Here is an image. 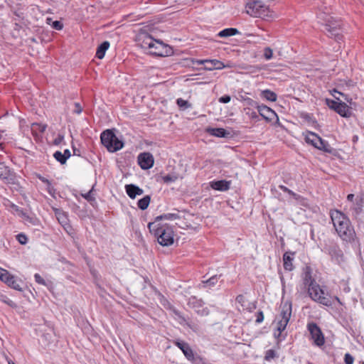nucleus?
Instances as JSON below:
<instances>
[{"label":"nucleus","instance_id":"obj_1","mask_svg":"<svg viewBox=\"0 0 364 364\" xmlns=\"http://www.w3.org/2000/svg\"><path fill=\"white\" fill-rule=\"evenodd\" d=\"M333 228L338 237L343 242L352 243L356 239V233L350 219L338 210L330 213Z\"/></svg>","mask_w":364,"mask_h":364},{"label":"nucleus","instance_id":"obj_2","mask_svg":"<svg viewBox=\"0 0 364 364\" xmlns=\"http://www.w3.org/2000/svg\"><path fill=\"white\" fill-rule=\"evenodd\" d=\"M139 45L149 54L156 56H168L173 53L171 46L161 41L156 40L147 33H141L138 36Z\"/></svg>","mask_w":364,"mask_h":364},{"label":"nucleus","instance_id":"obj_3","mask_svg":"<svg viewBox=\"0 0 364 364\" xmlns=\"http://www.w3.org/2000/svg\"><path fill=\"white\" fill-rule=\"evenodd\" d=\"M148 228L161 245L170 246L173 243L174 232L170 225L154 221L149 223Z\"/></svg>","mask_w":364,"mask_h":364},{"label":"nucleus","instance_id":"obj_4","mask_svg":"<svg viewBox=\"0 0 364 364\" xmlns=\"http://www.w3.org/2000/svg\"><path fill=\"white\" fill-rule=\"evenodd\" d=\"M318 18L324 27L323 31L328 37L334 38L338 43L343 41L342 22L340 19L324 13L319 14Z\"/></svg>","mask_w":364,"mask_h":364},{"label":"nucleus","instance_id":"obj_5","mask_svg":"<svg viewBox=\"0 0 364 364\" xmlns=\"http://www.w3.org/2000/svg\"><path fill=\"white\" fill-rule=\"evenodd\" d=\"M101 142L108 151L115 152L124 146L122 141L119 140L112 129H106L100 135Z\"/></svg>","mask_w":364,"mask_h":364},{"label":"nucleus","instance_id":"obj_6","mask_svg":"<svg viewBox=\"0 0 364 364\" xmlns=\"http://www.w3.org/2000/svg\"><path fill=\"white\" fill-rule=\"evenodd\" d=\"M306 288L309 296L313 301L328 307L333 306L332 299L323 296L324 291L316 282L314 284L309 285Z\"/></svg>","mask_w":364,"mask_h":364},{"label":"nucleus","instance_id":"obj_7","mask_svg":"<svg viewBox=\"0 0 364 364\" xmlns=\"http://www.w3.org/2000/svg\"><path fill=\"white\" fill-rule=\"evenodd\" d=\"M247 12L255 17H262L267 15L268 7L260 1L248 3L246 6Z\"/></svg>","mask_w":364,"mask_h":364},{"label":"nucleus","instance_id":"obj_8","mask_svg":"<svg viewBox=\"0 0 364 364\" xmlns=\"http://www.w3.org/2000/svg\"><path fill=\"white\" fill-rule=\"evenodd\" d=\"M307 329L309 331L311 337L314 340V343L316 346L321 347L324 345V336L321 328L316 323H309L307 324Z\"/></svg>","mask_w":364,"mask_h":364},{"label":"nucleus","instance_id":"obj_9","mask_svg":"<svg viewBox=\"0 0 364 364\" xmlns=\"http://www.w3.org/2000/svg\"><path fill=\"white\" fill-rule=\"evenodd\" d=\"M190 308L195 310L196 314L200 316H207L210 314L208 307H203L204 301L201 299L197 298L196 296L189 297L187 303Z\"/></svg>","mask_w":364,"mask_h":364},{"label":"nucleus","instance_id":"obj_10","mask_svg":"<svg viewBox=\"0 0 364 364\" xmlns=\"http://www.w3.org/2000/svg\"><path fill=\"white\" fill-rule=\"evenodd\" d=\"M0 280L11 289L18 291H23V288L21 287V284L22 283L21 279H18L8 270H6L4 274H0Z\"/></svg>","mask_w":364,"mask_h":364},{"label":"nucleus","instance_id":"obj_11","mask_svg":"<svg viewBox=\"0 0 364 364\" xmlns=\"http://www.w3.org/2000/svg\"><path fill=\"white\" fill-rule=\"evenodd\" d=\"M173 344L181 350L185 357L194 364H197V360H200V357H195L193 350L189 344L183 341L176 340L173 341Z\"/></svg>","mask_w":364,"mask_h":364},{"label":"nucleus","instance_id":"obj_12","mask_svg":"<svg viewBox=\"0 0 364 364\" xmlns=\"http://www.w3.org/2000/svg\"><path fill=\"white\" fill-rule=\"evenodd\" d=\"M326 252L331 257V259L338 264L344 261V255L342 250L336 243L329 245L324 247Z\"/></svg>","mask_w":364,"mask_h":364},{"label":"nucleus","instance_id":"obj_13","mask_svg":"<svg viewBox=\"0 0 364 364\" xmlns=\"http://www.w3.org/2000/svg\"><path fill=\"white\" fill-rule=\"evenodd\" d=\"M194 62L197 65H205L204 69L206 70H221L225 67L223 62L216 59L196 60Z\"/></svg>","mask_w":364,"mask_h":364},{"label":"nucleus","instance_id":"obj_14","mask_svg":"<svg viewBox=\"0 0 364 364\" xmlns=\"http://www.w3.org/2000/svg\"><path fill=\"white\" fill-rule=\"evenodd\" d=\"M137 161L140 167L144 170L151 168L154 162L152 154L149 152H144L139 154Z\"/></svg>","mask_w":364,"mask_h":364},{"label":"nucleus","instance_id":"obj_15","mask_svg":"<svg viewBox=\"0 0 364 364\" xmlns=\"http://www.w3.org/2000/svg\"><path fill=\"white\" fill-rule=\"evenodd\" d=\"M258 112L267 122H272L275 118L278 119L276 112L269 107L264 105H261L258 107Z\"/></svg>","mask_w":364,"mask_h":364},{"label":"nucleus","instance_id":"obj_16","mask_svg":"<svg viewBox=\"0 0 364 364\" xmlns=\"http://www.w3.org/2000/svg\"><path fill=\"white\" fill-rule=\"evenodd\" d=\"M312 274L313 270L310 266L306 265L303 268L301 278L305 288L309 285L314 284L316 282Z\"/></svg>","mask_w":364,"mask_h":364},{"label":"nucleus","instance_id":"obj_17","mask_svg":"<svg viewBox=\"0 0 364 364\" xmlns=\"http://www.w3.org/2000/svg\"><path fill=\"white\" fill-rule=\"evenodd\" d=\"M305 141L314 147L318 149L319 144L322 143V139L313 132H307L305 135Z\"/></svg>","mask_w":364,"mask_h":364},{"label":"nucleus","instance_id":"obj_18","mask_svg":"<svg viewBox=\"0 0 364 364\" xmlns=\"http://www.w3.org/2000/svg\"><path fill=\"white\" fill-rule=\"evenodd\" d=\"M295 252H286L283 255V266L284 269L286 271H292L294 269V266L293 264V260L294 258Z\"/></svg>","mask_w":364,"mask_h":364},{"label":"nucleus","instance_id":"obj_19","mask_svg":"<svg viewBox=\"0 0 364 364\" xmlns=\"http://www.w3.org/2000/svg\"><path fill=\"white\" fill-rule=\"evenodd\" d=\"M235 300L241 305L243 310H246L249 312L253 311L257 308L255 302H249L242 294L237 296Z\"/></svg>","mask_w":364,"mask_h":364},{"label":"nucleus","instance_id":"obj_20","mask_svg":"<svg viewBox=\"0 0 364 364\" xmlns=\"http://www.w3.org/2000/svg\"><path fill=\"white\" fill-rule=\"evenodd\" d=\"M125 191L129 198L134 199L136 196H141L144 193L143 189L134 184H127L125 186Z\"/></svg>","mask_w":364,"mask_h":364},{"label":"nucleus","instance_id":"obj_21","mask_svg":"<svg viewBox=\"0 0 364 364\" xmlns=\"http://www.w3.org/2000/svg\"><path fill=\"white\" fill-rule=\"evenodd\" d=\"M12 179L13 176L9 168L4 163H0V180L4 183H10Z\"/></svg>","mask_w":364,"mask_h":364},{"label":"nucleus","instance_id":"obj_22","mask_svg":"<svg viewBox=\"0 0 364 364\" xmlns=\"http://www.w3.org/2000/svg\"><path fill=\"white\" fill-rule=\"evenodd\" d=\"M231 181L220 180L212 181L210 183V187L216 191H226L230 188Z\"/></svg>","mask_w":364,"mask_h":364},{"label":"nucleus","instance_id":"obj_23","mask_svg":"<svg viewBox=\"0 0 364 364\" xmlns=\"http://www.w3.org/2000/svg\"><path fill=\"white\" fill-rule=\"evenodd\" d=\"M364 200L363 198H360L357 200L355 203L353 204V206L350 208V210L352 212V216L356 219L360 220V215L363 212Z\"/></svg>","mask_w":364,"mask_h":364},{"label":"nucleus","instance_id":"obj_24","mask_svg":"<svg viewBox=\"0 0 364 364\" xmlns=\"http://www.w3.org/2000/svg\"><path fill=\"white\" fill-rule=\"evenodd\" d=\"M335 112L343 117L348 118L352 115L350 107L341 101H340V104L337 106Z\"/></svg>","mask_w":364,"mask_h":364},{"label":"nucleus","instance_id":"obj_25","mask_svg":"<svg viewBox=\"0 0 364 364\" xmlns=\"http://www.w3.org/2000/svg\"><path fill=\"white\" fill-rule=\"evenodd\" d=\"M281 308V319L289 321V319L291 316V303L286 301L282 305Z\"/></svg>","mask_w":364,"mask_h":364},{"label":"nucleus","instance_id":"obj_26","mask_svg":"<svg viewBox=\"0 0 364 364\" xmlns=\"http://www.w3.org/2000/svg\"><path fill=\"white\" fill-rule=\"evenodd\" d=\"M206 132L211 136L217 137H229L230 133L223 128H208Z\"/></svg>","mask_w":364,"mask_h":364},{"label":"nucleus","instance_id":"obj_27","mask_svg":"<svg viewBox=\"0 0 364 364\" xmlns=\"http://www.w3.org/2000/svg\"><path fill=\"white\" fill-rule=\"evenodd\" d=\"M220 277H221V274L220 275L215 274V275H213V277H210L207 280L202 281L201 283L198 284V288L202 289V288H205L207 287H214L216 284V283L218 282V279Z\"/></svg>","mask_w":364,"mask_h":364},{"label":"nucleus","instance_id":"obj_28","mask_svg":"<svg viewBox=\"0 0 364 364\" xmlns=\"http://www.w3.org/2000/svg\"><path fill=\"white\" fill-rule=\"evenodd\" d=\"M53 210L58 220V222L62 224H66L68 221V217L66 213L61 209L57 208H53Z\"/></svg>","mask_w":364,"mask_h":364},{"label":"nucleus","instance_id":"obj_29","mask_svg":"<svg viewBox=\"0 0 364 364\" xmlns=\"http://www.w3.org/2000/svg\"><path fill=\"white\" fill-rule=\"evenodd\" d=\"M109 47V43L108 41H104L97 48L96 52V57L99 59H102L105 55L106 50Z\"/></svg>","mask_w":364,"mask_h":364},{"label":"nucleus","instance_id":"obj_30","mask_svg":"<svg viewBox=\"0 0 364 364\" xmlns=\"http://www.w3.org/2000/svg\"><path fill=\"white\" fill-rule=\"evenodd\" d=\"M238 33H239V31L237 28H225V29L220 31L218 33V36L221 37V38H226V37L235 36Z\"/></svg>","mask_w":364,"mask_h":364},{"label":"nucleus","instance_id":"obj_31","mask_svg":"<svg viewBox=\"0 0 364 364\" xmlns=\"http://www.w3.org/2000/svg\"><path fill=\"white\" fill-rule=\"evenodd\" d=\"M318 149L321 150L326 153L334 154L336 151L335 149L331 147V146L325 140L322 139V143L319 144Z\"/></svg>","mask_w":364,"mask_h":364},{"label":"nucleus","instance_id":"obj_32","mask_svg":"<svg viewBox=\"0 0 364 364\" xmlns=\"http://www.w3.org/2000/svg\"><path fill=\"white\" fill-rule=\"evenodd\" d=\"M180 217L177 213H165L157 216L155 218L154 221H157V223H161V220H174L178 219Z\"/></svg>","mask_w":364,"mask_h":364},{"label":"nucleus","instance_id":"obj_33","mask_svg":"<svg viewBox=\"0 0 364 364\" xmlns=\"http://www.w3.org/2000/svg\"><path fill=\"white\" fill-rule=\"evenodd\" d=\"M151 201L150 196H145L144 198H141L137 202L138 208L142 210H146Z\"/></svg>","mask_w":364,"mask_h":364},{"label":"nucleus","instance_id":"obj_34","mask_svg":"<svg viewBox=\"0 0 364 364\" xmlns=\"http://www.w3.org/2000/svg\"><path fill=\"white\" fill-rule=\"evenodd\" d=\"M261 95L263 98L271 102H275L277 98V94L269 90H263Z\"/></svg>","mask_w":364,"mask_h":364},{"label":"nucleus","instance_id":"obj_35","mask_svg":"<svg viewBox=\"0 0 364 364\" xmlns=\"http://www.w3.org/2000/svg\"><path fill=\"white\" fill-rule=\"evenodd\" d=\"M288 323H289V321H285V320H282V319H280V320L278 321V322H277V330L278 331V334H277V333L275 332L274 333V336L275 337L279 338L281 336L282 332H283L285 330Z\"/></svg>","mask_w":364,"mask_h":364},{"label":"nucleus","instance_id":"obj_36","mask_svg":"<svg viewBox=\"0 0 364 364\" xmlns=\"http://www.w3.org/2000/svg\"><path fill=\"white\" fill-rule=\"evenodd\" d=\"M333 95L336 100L326 99V103L330 109L336 111L337 106H338V104H340L341 100L338 97L335 96L333 94Z\"/></svg>","mask_w":364,"mask_h":364},{"label":"nucleus","instance_id":"obj_37","mask_svg":"<svg viewBox=\"0 0 364 364\" xmlns=\"http://www.w3.org/2000/svg\"><path fill=\"white\" fill-rule=\"evenodd\" d=\"M0 301L4 302V304H7L8 306H9L11 308L16 307V303H14L12 300H11L9 298H8L7 296H6L4 294H1V292H0Z\"/></svg>","mask_w":364,"mask_h":364},{"label":"nucleus","instance_id":"obj_38","mask_svg":"<svg viewBox=\"0 0 364 364\" xmlns=\"http://www.w3.org/2000/svg\"><path fill=\"white\" fill-rule=\"evenodd\" d=\"M176 104L183 110L187 109L191 107V105L187 100L182 98L177 99Z\"/></svg>","mask_w":364,"mask_h":364},{"label":"nucleus","instance_id":"obj_39","mask_svg":"<svg viewBox=\"0 0 364 364\" xmlns=\"http://www.w3.org/2000/svg\"><path fill=\"white\" fill-rule=\"evenodd\" d=\"M178 179V176L175 173L168 174L166 176H162V181L164 183H171L175 182Z\"/></svg>","mask_w":364,"mask_h":364},{"label":"nucleus","instance_id":"obj_40","mask_svg":"<svg viewBox=\"0 0 364 364\" xmlns=\"http://www.w3.org/2000/svg\"><path fill=\"white\" fill-rule=\"evenodd\" d=\"M278 357L276 351L273 349L267 350L265 352L264 360L267 361H271L272 359Z\"/></svg>","mask_w":364,"mask_h":364},{"label":"nucleus","instance_id":"obj_41","mask_svg":"<svg viewBox=\"0 0 364 364\" xmlns=\"http://www.w3.org/2000/svg\"><path fill=\"white\" fill-rule=\"evenodd\" d=\"M53 157L61 164H65L67 161L66 157H65L63 153L60 151H56L53 154Z\"/></svg>","mask_w":364,"mask_h":364},{"label":"nucleus","instance_id":"obj_42","mask_svg":"<svg viewBox=\"0 0 364 364\" xmlns=\"http://www.w3.org/2000/svg\"><path fill=\"white\" fill-rule=\"evenodd\" d=\"M93 188H94L92 187V189L90 190L87 193L82 194V196L90 203L95 201V198L92 193Z\"/></svg>","mask_w":364,"mask_h":364},{"label":"nucleus","instance_id":"obj_43","mask_svg":"<svg viewBox=\"0 0 364 364\" xmlns=\"http://www.w3.org/2000/svg\"><path fill=\"white\" fill-rule=\"evenodd\" d=\"M16 240L21 245H25L28 242L27 236L23 233H19L16 235Z\"/></svg>","mask_w":364,"mask_h":364},{"label":"nucleus","instance_id":"obj_44","mask_svg":"<svg viewBox=\"0 0 364 364\" xmlns=\"http://www.w3.org/2000/svg\"><path fill=\"white\" fill-rule=\"evenodd\" d=\"M273 56V50L269 47H266L264 49V58L266 60H270L272 58Z\"/></svg>","mask_w":364,"mask_h":364},{"label":"nucleus","instance_id":"obj_45","mask_svg":"<svg viewBox=\"0 0 364 364\" xmlns=\"http://www.w3.org/2000/svg\"><path fill=\"white\" fill-rule=\"evenodd\" d=\"M19 216L24 218L26 220L32 223L33 218L30 217L22 208H20V211L16 213Z\"/></svg>","mask_w":364,"mask_h":364},{"label":"nucleus","instance_id":"obj_46","mask_svg":"<svg viewBox=\"0 0 364 364\" xmlns=\"http://www.w3.org/2000/svg\"><path fill=\"white\" fill-rule=\"evenodd\" d=\"M34 279H35V281L36 283L43 285V286L47 285L45 279L39 274H38V273L35 274Z\"/></svg>","mask_w":364,"mask_h":364},{"label":"nucleus","instance_id":"obj_47","mask_svg":"<svg viewBox=\"0 0 364 364\" xmlns=\"http://www.w3.org/2000/svg\"><path fill=\"white\" fill-rule=\"evenodd\" d=\"M51 26H52L53 28H54L57 31H60L63 28V24L59 21H53Z\"/></svg>","mask_w":364,"mask_h":364},{"label":"nucleus","instance_id":"obj_48","mask_svg":"<svg viewBox=\"0 0 364 364\" xmlns=\"http://www.w3.org/2000/svg\"><path fill=\"white\" fill-rule=\"evenodd\" d=\"M354 358L350 353H346L344 356V362L346 364H353Z\"/></svg>","mask_w":364,"mask_h":364},{"label":"nucleus","instance_id":"obj_49","mask_svg":"<svg viewBox=\"0 0 364 364\" xmlns=\"http://www.w3.org/2000/svg\"><path fill=\"white\" fill-rule=\"evenodd\" d=\"M75 109H73V112L75 114H80L82 111V107L80 106V103L75 102L74 103Z\"/></svg>","mask_w":364,"mask_h":364},{"label":"nucleus","instance_id":"obj_50","mask_svg":"<svg viewBox=\"0 0 364 364\" xmlns=\"http://www.w3.org/2000/svg\"><path fill=\"white\" fill-rule=\"evenodd\" d=\"M247 102H246V104L249 106H251V107H256L257 109H258V107H259L260 105L255 101L251 100V99H248V100H246Z\"/></svg>","mask_w":364,"mask_h":364},{"label":"nucleus","instance_id":"obj_51","mask_svg":"<svg viewBox=\"0 0 364 364\" xmlns=\"http://www.w3.org/2000/svg\"><path fill=\"white\" fill-rule=\"evenodd\" d=\"M256 322L259 323L263 321L264 320V314H263V312L262 311H259V312L257 313V315H256Z\"/></svg>","mask_w":364,"mask_h":364},{"label":"nucleus","instance_id":"obj_52","mask_svg":"<svg viewBox=\"0 0 364 364\" xmlns=\"http://www.w3.org/2000/svg\"><path fill=\"white\" fill-rule=\"evenodd\" d=\"M46 190L51 196H54L55 193V189L53 188L51 183H50V185H47Z\"/></svg>","mask_w":364,"mask_h":364},{"label":"nucleus","instance_id":"obj_53","mask_svg":"<svg viewBox=\"0 0 364 364\" xmlns=\"http://www.w3.org/2000/svg\"><path fill=\"white\" fill-rule=\"evenodd\" d=\"M230 97L229 95H223L219 98V102L221 103H228L230 101Z\"/></svg>","mask_w":364,"mask_h":364},{"label":"nucleus","instance_id":"obj_54","mask_svg":"<svg viewBox=\"0 0 364 364\" xmlns=\"http://www.w3.org/2000/svg\"><path fill=\"white\" fill-rule=\"evenodd\" d=\"M38 178L42 181L43 183L46 184L47 185H50V183H51L48 179L46 178L45 177L41 176V175H38Z\"/></svg>","mask_w":364,"mask_h":364},{"label":"nucleus","instance_id":"obj_55","mask_svg":"<svg viewBox=\"0 0 364 364\" xmlns=\"http://www.w3.org/2000/svg\"><path fill=\"white\" fill-rule=\"evenodd\" d=\"M333 92H336L338 94H339L340 95H342L343 97H344V99L349 103H351V101H352V99L351 98H348L346 95H345L342 92H340L338 91H337L336 89H333Z\"/></svg>","mask_w":364,"mask_h":364},{"label":"nucleus","instance_id":"obj_56","mask_svg":"<svg viewBox=\"0 0 364 364\" xmlns=\"http://www.w3.org/2000/svg\"><path fill=\"white\" fill-rule=\"evenodd\" d=\"M279 188L282 191H284V192H285V193H288V194H289V195H290L291 193H292V191H291V190H290L289 188H288L287 187H286V186H283V185L279 186Z\"/></svg>","mask_w":364,"mask_h":364},{"label":"nucleus","instance_id":"obj_57","mask_svg":"<svg viewBox=\"0 0 364 364\" xmlns=\"http://www.w3.org/2000/svg\"><path fill=\"white\" fill-rule=\"evenodd\" d=\"M290 196H291L296 200H300L302 198L300 195H298L293 191L292 193L290 194Z\"/></svg>","mask_w":364,"mask_h":364},{"label":"nucleus","instance_id":"obj_58","mask_svg":"<svg viewBox=\"0 0 364 364\" xmlns=\"http://www.w3.org/2000/svg\"><path fill=\"white\" fill-rule=\"evenodd\" d=\"M63 154L65 157H66V160H68V159H69L71 156L70 151H69V149H65L64 151V152L63 153Z\"/></svg>","mask_w":364,"mask_h":364},{"label":"nucleus","instance_id":"obj_59","mask_svg":"<svg viewBox=\"0 0 364 364\" xmlns=\"http://www.w3.org/2000/svg\"><path fill=\"white\" fill-rule=\"evenodd\" d=\"M11 208L13 209L14 211H15L16 213L20 211V208L18 205L14 204V203H11Z\"/></svg>","mask_w":364,"mask_h":364},{"label":"nucleus","instance_id":"obj_60","mask_svg":"<svg viewBox=\"0 0 364 364\" xmlns=\"http://www.w3.org/2000/svg\"><path fill=\"white\" fill-rule=\"evenodd\" d=\"M63 139V136L59 135L57 139H55L54 141L55 144H59Z\"/></svg>","mask_w":364,"mask_h":364},{"label":"nucleus","instance_id":"obj_61","mask_svg":"<svg viewBox=\"0 0 364 364\" xmlns=\"http://www.w3.org/2000/svg\"><path fill=\"white\" fill-rule=\"evenodd\" d=\"M250 118L252 119H257V114L256 112H252L250 114Z\"/></svg>","mask_w":364,"mask_h":364},{"label":"nucleus","instance_id":"obj_62","mask_svg":"<svg viewBox=\"0 0 364 364\" xmlns=\"http://www.w3.org/2000/svg\"><path fill=\"white\" fill-rule=\"evenodd\" d=\"M353 198H354V195L353 194L350 193V194H348V196H347V199L349 201H353Z\"/></svg>","mask_w":364,"mask_h":364},{"label":"nucleus","instance_id":"obj_63","mask_svg":"<svg viewBox=\"0 0 364 364\" xmlns=\"http://www.w3.org/2000/svg\"><path fill=\"white\" fill-rule=\"evenodd\" d=\"M333 299L340 304V305H343V303L342 301L340 300V299L338 297V296H334Z\"/></svg>","mask_w":364,"mask_h":364},{"label":"nucleus","instance_id":"obj_64","mask_svg":"<svg viewBox=\"0 0 364 364\" xmlns=\"http://www.w3.org/2000/svg\"><path fill=\"white\" fill-rule=\"evenodd\" d=\"M6 269H3V268L0 267V274H4V273L6 272Z\"/></svg>","mask_w":364,"mask_h":364}]
</instances>
